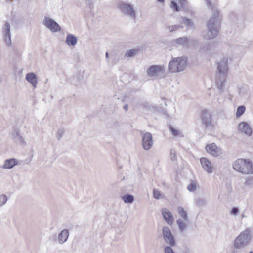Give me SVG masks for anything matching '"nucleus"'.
I'll list each match as a JSON object with an SVG mask.
<instances>
[{"mask_svg":"<svg viewBox=\"0 0 253 253\" xmlns=\"http://www.w3.org/2000/svg\"><path fill=\"white\" fill-rule=\"evenodd\" d=\"M207 4L213 10V15L208 20L207 24V33L204 35L205 39H212L217 36L219 33V27L221 23L222 16L219 15V11L214 9L211 0H206Z\"/></svg>","mask_w":253,"mask_h":253,"instance_id":"f257e3e1","label":"nucleus"},{"mask_svg":"<svg viewBox=\"0 0 253 253\" xmlns=\"http://www.w3.org/2000/svg\"><path fill=\"white\" fill-rule=\"evenodd\" d=\"M251 239V235L249 229L241 232L235 239L233 246L230 249V253H241L242 250L249 245Z\"/></svg>","mask_w":253,"mask_h":253,"instance_id":"f03ea898","label":"nucleus"},{"mask_svg":"<svg viewBox=\"0 0 253 253\" xmlns=\"http://www.w3.org/2000/svg\"><path fill=\"white\" fill-rule=\"evenodd\" d=\"M234 169L244 174H253V164L249 159H238L232 165Z\"/></svg>","mask_w":253,"mask_h":253,"instance_id":"7ed1b4c3","label":"nucleus"},{"mask_svg":"<svg viewBox=\"0 0 253 253\" xmlns=\"http://www.w3.org/2000/svg\"><path fill=\"white\" fill-rule=\"evenodd\" d=\"M187 58L186 57L174 58L169 64V70L175 73L183 71L187 66Z\"/></svg>","mask_w":253,"mask_h":253,"instance_id":"20e7f679","label":"nucleus"},{"mask_svg":"<svg viewBox=\"0 0 253 253\" xmlns=\"http://www.w3.org/2000/svg\"><path fill=\"white\" fill-rule=\"evenodd\" d=\"M217 43L216 42H209L205 44H202L198 50V52L209 56L211 57L214 53L217 52Z\"/></svg>","mask_w":253,"mask_h":253,"instance_id":"39448f33","label":"nucleus"},{"mask_svg":"<svg viewBox=\"0 0 253 253\" xmlns=\"http://www.w3.org/2000/svg\"><path fill=\"white\" fill-rule=\"evenodd\" d=\"M165 69L163 66L159 65H151L147 70V74L149 77L161 79L164 77Z\"/></svg>","mask_w":253,"mask_h":253,"instance_id":"423d86ee","label":"nucleus"},{"mask_svg":"<svg viewBox=\"0 0 253 253\" xmlns=\"http://www.w3.org/2000/svg\"><path fill=\"white\" fill-rule=\"evenodd\" d=\"M201 124L204 126V128L207 129L211 125V115L210 112L206 109L201 110L199 114Z\"/></svg>","mask_w":253,"mask_h":253,"instance_id":"0eeeda50","label":"nucleus"},{"mask_svg":"<svg viewBox=\"0 0 253 253\" xmlns=\"http://www.w3.org/2000/svg\"><path fill=\"white\" fill-rule=\"evenodd\" d=\"M162 234L164 240L167 244L171 247L176 245V241L169 227L167 226L163 227Z\"/></svg>","mask_w":253,"mask_h":253,"instance_id":"6e6552de","label":"nucleus"},{"mask_svg":"<svg viewBox=\"0 0 253 253\" xmlns=\"http://www.w3.org/2000/svg\"><path fill=\"white\" fill-rule=\"evenodd\" d=\"M43 24L52 32H57L61 30L60 25L50 17H45L43 20Z\"/></svg>","mask_w":253,"mask_h":253,"instance_id":"1a4fd4ad","label":"nucleus"},{"mask_svg":"<svg viewBox=\"0 0 253 253\" xmlns=\"http://www.w3.org/2000/svg\"><path fill=\"white\" fill-rule=\"evenodd\" d=\"M119 8L121 11L130 17L135 19L136 12L130 4L126 3L123 2H121L119 4Z\"/></svg>","mask_w":253,"mask_h":253,"instance_id":"9d476101","label":"nucleus"},{"mask_svg":"<svg viewBox=\"0 0 253 253\" xmlns=\"http://www.w3.org/2000/svg\"><path fill=\"white\" fill-rule=\"evenodd\" d=\"M153 144L152 134L150 132H146L142 136V146L145 150H150Z\"/></svg>","mask_w":253,"mask_h":253,"instance_id":"9b49d317","label":"nucleus"},{"mask_svg":"<svg viewBox=\"0 0 253 253\" xmlns=\"http://www.w3.org/2000/svg\"><path fill=\"white\" fill-rule=\"evenodd\" d=\"M2 32L4 35L5 41L7 45L11 46L10 25L8 21L5 22L4 26L2 28Z\"/></svg>","mask_w":253,"mask_h":253,"instance_id":"f8f14e48","label":"nucleus"},{"mask_svg":"<svg viewBox=\"0 0 253 253\" xmlns=\"http://www.w3.org/2000/svg\"><path fill=\"white\" fill-rule=\"evenodd\" d=\"M206 150L208 153L214 157L219 156L221 154L220 149L214 143L207 145L206 146Z\"/></svg>","mask_w":253,"mask_h":253,"instance_id":"ddd939ff","label":"nucleus"},{"mask_svg":"<svg viewBox=\"0 0 253 253\" xmlns=\"http://www.w3.org/2000/svg\"><path fill=\"white\" fill-rule=\"evenodd\" d=\"M217 70L218 73L224 76L228 70V59L224 57L218 63Z\"/></svg>","mask_w":253,"mask_h":253,"instance_id":"4468645a","label":"nucleus"},{"mask_svg":"<svg viewBox=\"0 0 253 253\" xmlns=\"http://www.w3.org/2000/svg\"><path fill=\"white\" fill-rule=\"evenodd\" d=\"M12 135L14 141L16 143L21 145H25L26 144L25 140L22 135L20 134V130L18 128H14L12 132Z\"/></svg>","mask_w":253,"mask_h":253,"instance_id":"2eb2a0df","label":"nucleus"},{"mask_svg":"<svg viewBox=\"0 0 253 253\" xmlns=\"http://www.w3.org/2000/svg\"><path fill=\"white\" fill-rule=\"evenodd\" d=\"M239 130L246 135L250 136L252 134V129L246 122H241L238 125Z\"/></svg>","mask_w":253,"mask_h":253,"instance_id":"dca6fc26","label":"nucleus"},{"mask_svg":"<svg viewBox=\"0 0 253 253\" xmlns=\"http://www.w3.org/2000/svg\"><path fill=\"white\" fill-rule=\"evenodd\" d=\"M162 214L165 221L168 224L172 225L173 222V218L169 211L166 208H164L162 210Z\"/></svg>","mask_w":253,"mask_h":253,"instance_id":"f3484780","label":"nucleus"},{"mask_svg":"<svg viewBox=\"0 0 253 253\" xmlns=\"http://www.w3.org/2000/svg\"><path fill=\"white\" fill-rule=\"evenodd\" d=\"M200 163L205 171L209 173L212 172L213 169L211 166V162L209 160L205 157H202L200 159Z\"/></svg>","mask_w":253,"mask_h":253,"instance_id":"a211bd4d","label":"nucleus"},{"mask_svg":"<svg viewBox=\"0 0 253 253\" xmlns=\"http://www.w3.org/2000/svg\"><path fill=\"white\" fill-rule=\"evenodd\" d=\"M25 79L27 82L32 84L34 88H36L37 87L38 78L34 73L31 72L27 73L26 75Z\"/></svg>","mask_w":253,"mask_h":253,"instance_id":"6ab92c4d","label":"nucleus"},{"mask_svg":"<svg viewBox=\"0 0 253 253\" xmlns=\"http://www.w3.org/2000/svg\"><path fill=\"white\" fill-rule=\"evenodd\" d=\"M18 164V162L17 159L10 158L5 160L4 164L2 168L4 169H10Z\"/></svg>","mask_w":253,"mask_h":253,"instance_id":"aec40b11","label":"nucleus"},{"mask_svg":"<svg viewBox=\"0 0 253 253\" xmlns=\"http://www.w3.org/2000/svg\"><path fill=\"white\" fill-rule=\"evenodd\" d=\"M69 236V232L68 229L62 230L58 235V239L61 244L67 241Z\"/></svg>","mask_w":253,"mask_h":253,"instance_id":"412c9836","label":"nucleus"},{"mask_svg":"<svg viewBox=\"0 0 253 253\" xmlns=\"http://www.w3.org/2000/svg\"><path fill=\"white\" fill-rule=\"evenodd\" d=\"M65 43L69 46H74L77 43V38L75 35L68 34L66 38Z\"/></svg>","mask_w":253,"mask_h":253,"instance_id":"4be33fe9","label":"nucleus"},{"mask_svg":"<svg viewBox=\"0 0 253 253\" xmlns=\"http://www.w3.org/2000/svg\"><path fill=\"white\" fill-rule=\"evenodd\" d=\"M174 42L179 45L183 46H186L187 47H189V45H188V37H187L177 38L174 40Z\"/></svg>","mask_w":253,"mask_h":253,"instance_id":"5701e85b","label":"nucleus"},{"mask_svg":"<svg viewBox=\"0 0 253 253\" xmlns=\"http://www.w3.org/2000/svg\"><path fill=\"white\" fill-rule=\"evenodd\" d=\"M122 199L125 203L130 204L134 201V197L131 194H126L122 197Z\"/></svg>","mask_w":253,"mask_h":253,"instance_id":"b1692460","label":"nucleus"},{"mask_svg":"<svg viewBox=\"0 0 253 253\" xmlns=\"http://www.w3.org/2000/svg\"><path fill=\"white\" fill-rule=\"evenodd\" d=\"M178 212L179 215L185 220H188V216L186 211L183 207L180 206L178 207Z\"/></svg>","mask_w":253,"mask_h":253,"instance_id":"393cba45","label":"nucleus"},{"mask_svg":"<svg viewBox=\"0 0 253 253\" xmlns=\"http://www.w3.org/2000/svg\"><path fill=\"white\" fill-rule=\"evenodd\" d=\"M246 110V107L244 105H241L238 107L236 113V116L237 118L241 117L245 112Z\"/></svg>","mask_w":253,"mask_h":253,"instance_id":"a878e982","label":"nucleus"},{"mask_svg":"<svg viewBox=\"0 0 253 253\" xmlns=\"http://www.w3.org/2000/svg\"><path fill=\"white\" fill-rule=\"evenodd\" d=\"M138 50L136 49H131L127 50L125 53V56L127 57H133L135 56L138 52Z\"/></svg>","mask_w":253,"mask_h":253,"instance_id":"bb28decb","label":"nucleus"},{"mask_svg":"<svg viewBox=\"0 0 253 253\" xmlns=\"http://www.w3.org/2000/svg\"><path fill=\"white\" fill-rule=\"evenodd\" d=\"M181 19L182 23L185 24L186 26L188 27H190L191 28L192 27L193 25V22L191 19L186 18L185 17H182Z\"/></svg>","mask_w":253,"mask_h":253,"instance_id":"cd10ccee","label":"nucleus"},{"mask_svg":"<svg viewBox=\"0 0 253 253\" xmlns=\"http://www.w3.org/2000/svg\"><path fill=\"white\" fill-rule=\"evenodd\" d=\"M180 7L184 11L188 12L189 11V6L188 3L186 0H178Z\"/></svg>","mask_w":253,"mask_h":253,"instance_id":"c85d7f7f","label":"nucleus"},{"mask_svg":"<svg viewBox=\"0 0 253 253\" xmlns=\"http://www.w3.org/2000/svg\"><path fill=\"white\" fill-rule=\"evenodd\" d=\"M195 203L197 206L201 207L206 205V200L204 198H197L195 199Z\"/></svg>","mask_w":253,"mask_h":253,"instance_id":"c756f323","label":"nucleus"},{"mask_svg":"<svg viewBox=\"0 0 253 253\" xmlns=\"http://www.w3.org/2000/svg\"><path fill=\"white\" fill-rule=\"evenodd\" d=\"M170 4V7L174 11L179 12L180 11V7L176 1L172 0Z\"/></svg>","mask_w":253,"mask_h":253,"instance_id":"7c9ffc66","label":"nucleus"},{"mask_svg":"<svg viewBox=\"0 0 253 253\" xmlns=\"http://www.w3.org/2000/svg\"><path fill=\"white\" fill-rule=\"evenodd\" d=\"M240 213V210L237 207H233L230 211V214L233 216H237Z\"/></svg>","mask_w":253,"mask_h":253,"instance_id":"2f4dec72","label":"nucleus"},{"mask_svg":"<svg viewBox=\"0 0 253 253\" xmlns=\"http://www.w3.org/2000/svg\"><path fill=\"white\" fill-rule=\"evenodd\" d=\"M176 223L180 231H182L185 229L186 225L183 221H182L181 219H178L176 221Z\"/></svg>","mask_w":253,"mask_h":253,"instance_id":"473e14b6","label":"nucleus"},{"mask_svg":"<svg viewBox=\"0 0 253 253\" xmlns=\"http://www.w3.org/2000/svg\"><path fill=\"white\" fill-rule=\"evenodd\" d=\"M224 80H219L217 81V87L218 90H220L221 92H223L224 88Z\"/></svg>","mask_w":253,"mask_h":253,"instance_id":"72a5a7b5","label":"nucleus"},{"mask_svg":"<svg viewBox=\"0 0 253 253\" xmlns=\"http://www.w3.org/2000/svg\"><path fill=\"white\" fill-rule=\"evenodd\" d=\"M7 201V197L5 194L0 195V207L4 205Z\"/></svg>","mask_w":253,"mask_h":253,"instance_id":"f704fd0d","label":"nucleus"},{"mask_svg":"<svg viewBox=\"0 0 253 253\" xmlns=\"http://www.w3.org/2000/svg\"><path fill=\"white\" fill-rule=\"evenodd\" d=\"M65 132L64 129L63 128H59L58 130L56 135V138L58 141L60 140Z\"/></svg>","mask_w":253,"mask_h":253,"instance_id":"c9c22d12","label":"nucleus"},{"mask_svg":"<svg viewBox=\"0 0 253 253\" xmlns=\"http://www.w3.org/2000/svg\"><path fill=\"white\" fill-rule=\"evenodd\" d=\"M188 40L189 47H190L191 45L195 46L199 43V41L196 39L189 38L188 37Z\"/></svg>","mask_w":253,"mask_h":253,"instance_id":"e433bc0d","label":"nucleus"},{"mask_svg":"<svg viewBox=\"0 0 253 253\" xmlns=\"http://www.w3.org/2000/svg\"><path fill=\"white\" fill-rule=\"evenodd\" d=\"M169 130L171 134L174 136H178L179 135L180 132L178 130L176 129L172 126H169Z\"/></svg>","mask_w":253,"mask_h":253,"instance_id":"4c0bfd02","label":"nucleus"},{"mask_svg":"<svg viewBox=\"0 0 253 253\" xmlns=\"http://www.w3.org/2000/svg\"><path fill=\"white\" fill-rule=\"evenodd\" d=\"M188 190L190 192H193L196 189V185L194 182H192L187 186Z\"/></svg>","mask_w":253,"mask_h":253,"instance_id":"58836bf2","label":"nucleus"},{"mask_svg":"<svg viewBox=\"0 0 253 253\" xmlns=\"http://www.w3.org/2000/svg\"><path fill=\"white\" fill-rule=\"evenodd\" d=\"M153 194L154 197L156 199H160L161 196L160 192L156 189H153Z\"/></svg>","mask_w":253,"mask_h":253,"instance_id":"ea45409f","label":"nucleus"},{"mask_svg":"<svg viewBox=\"0 0 253 253\" xmlns=\"http://www.w3.org/2000/svg\"><path fill=\"white\" fill-rule=\"evenodd\" d=\"M170 158L172 161L176 160V152L175 149H171L170 151Z\"/></svg>","mask_w":253,"mask_h":253,"instance_id":"a19ab883","label":"nucleus"},{"mask_svg":"<svg viewBox=\"0 0 253 253\" xmlns=\"http://www.w3.org/2000/svg\"><path fill=\"white\" fill-rule=\"evenodd\" d=\"M171 246H167L164 248V253H174L173 249L171 247Z\"/></svg>","mask_w":253,"mask_h":253,"instance_id":"79ce46f5","label":"nucleus"},{"mask_svg":"<svg viewBox=\"0 0 253 253\" xmlns=\"http://www.w3.org/2000/svg\"><path fill=\"white\" fill-rule=\"evenodd\" d=\"M180 27H182V26L179 25H173V26H169L168 28L169 29L170 28V32H173L177 30V29H178Z\"/></svg>","mask_w":253,"mask_h":253,"instance_id":"37998d69","label":"nucleus"},{"mask_svg":"<svg viewBox=\"0 0 253 253\" xmlns=\"http://www.w3.org/2000/svg\"><path fill=\"white\" fill-rule=\"evenodd\" d=\"M75 78H76V79L78 80V84H80L81 81H82L83 79V76L81 75L79 72L77 74L76 76L75 77Z\"/></svg>","mask_w":253,"mask_h":253,"instance_id":"c03bdc74","label":"nucleus"},{"mask_svg":"<svg viewBox=\"0 0 253 253\" xmlns=\"http://www.w3.org/2000/svg\"><path fill=\"white\" fill-rule=\"evenodd\" d=\"M123 109L125 110V111H127L128 109V105L126 104L123 106Z\"/></svg>","mask_w":253,"mask_h":253,"instance_id":"a18cd8bd","label":"nucleus"},{"mask_svg":"<svg viewBox=\"0 0 253 253\" xmlns=\"http://www.w3.org/2000/svg\"><path fill=\"white\" fill-rule=\"evenodd\" d=\"M157 1L160 3H163L164 2L165 0H157Z\"/></svg>","mask_w":253,"mask_h":253,"instance_id":"49530a36","label":"nucleus"},{"mask_svg":"<svg viewBox=\"0 0 253 253\" xmlns=\"http://www.w3.org/2000/svg\"><path fill=\"white\" fill-rule=\"evenodd\" d=\"M105 56L107 58H108L109 57V54H108V52H106V53H105Z\"/></svg>","mask_w":253,"mask_h":253,"instance_id":"de8ad7c7","label":"nucleus"},{"mask_svg":"<svg viewBox=\"0 0 253 253\" xmlns=\"http://www.w3.org/2000/svg\"><path fill=\"white\" fill-rule=\"evenodd\" d=\"M241 216H242V218H244V217H246V216H245L244 214H242Z\"/></svg>","mask_w":253,"mask_h":253,"instance_id":"09e8293b","label":"nucleus"},{"mask_svg":"<svg viewBox=\"0 0 253 253\" xmlns=\"http://www.w3.org/2000/svg\"><path fill=\"white\" fill-rule=\"evenodd\" d=\"M249 253H253V251H251L250 252H249Z\"/></svg>","mask_w":253,"mask_h":253,"instance_id":"8fccbe9b","label":"nucleus"}]
</instances>
